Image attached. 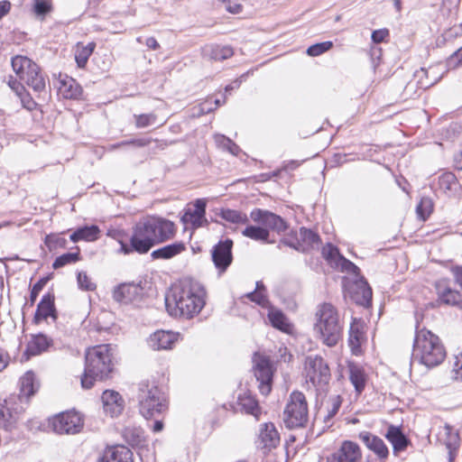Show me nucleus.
Returning a JSON list of instances; mask_svg holds the SVG:
<instances>
[{
  "mask_svg": "<svg viewBox=\"0 0 462 462\" xmlns=\"http://www.w3.org/2000/svg\"><path fill=\"white\" fill-rule=\"evenodd\" d=\"M172 221L161 217H147L141 219L133 228L129 243L120 241V251L125 254H147L153 246L171 239L175 235Z\"/></svg>",
  "mask_w": 462,
  "mask_h": 462,
  "instance_id": "nucleus-1",
  "label": "nucleus"
},
{
  "mask_svg": "<svg viewBox=\"0 0 462 462\" xmlns=\"http://www.w3.org/2000/svg\"><path fill=\"white\" fill-rule=\"evenodd\" d=\"M206 297V289L199 282L185 278L166 294L165 307L171 316L190 319L204 308Z\"/></svg>",
  "mask_w": 462,
  "mask_h": 462,
  "instance_id": "nucleus-2",
  "label": "nucleus"
},
{
  "mask_svg": "<svg viewBox=\"0 0 462 462\" xmlns=\"http://www.w3.org/2000/svg\"><path fill=\"white\" fill-rule=\"evenodd\" d=\"M116 346L111 344L95 346L85 354V368L81 376V386L90 389L96 380L111 377L115 371Z\"/></svg>",
  "mask_w": 462,
  "mask_h": 462,
  "instance_id": "nucleus-3",
  "label": "nucleus"
},
{
  "mask_svg": "<svg viewBox=\"0 0 462 462\" xmlns=\"http://www.w3.org/2000/svg\"><path fill=\"white\" fill-rule=\"evenodd\" d=\"M446 357V350L439 337L425 328H416L411 354L412 361L427 367L440 365Z\"/></svg>",
  "mask_w": 462,
  "mask_h": 462,
  "instance_id": "nucleus-4",
  "label": "nucleus"
},
{
  "mask_svg": "<svg viewBox=\"0 0 462 462\" xmlns=\"http://www.w3.org/2000/svg\"><path fill=\"white\" fill-rule=\"evenodd\" d=\"M314 330L319 338L328 346H336L342 337V326L339 321L337 309L330 303L319 306L316 312Z\"/></svg>",
  "mask_w": 462,
  "mask_h": 462,
  "instance_id": "nucleus-5",
  "label": "nucleus"
},
{
  "mask_svg": "<svg viewBox=\"0 0 462 462\" xmlns=\"http://www.w3.org/2000/svg\"><path fill=\"white\" fill-rule=\"evenodd\" d=\"M254 376L259 383V391L263 395H268L272 391L275 367L270 356L254 352L252 357Z\"/></svg>",
  "mask_w": 462,
  "mask_h": 462,
  "instance_id": "nucleus-6",
  "label": "nucleus"
},
{
  "mask_svg": "<svg viewBox=\"0 0 462 462\" xmlns=\"http://www.w3.org/2000/svg\"><path fill=\"white\" fill-rule=\"evenodd\" d=\"M83 418L75 409L48 419L47 427L57 434H76L83 428Z\"/></svg>",
  "mask_w": 462,
  "mask_h": 462,
  "instance_id": "nucleus-7",
  "label": "nucleus"
},
{
  "mask_svg": "<svg viewBox=\"0 0 462 462\" xmlns=\"http://www.w3.org/2000/svg\"><path fill=\"white\" fill-rule=\"evenodd\" d=\"M304 370L307 380L314 386L323 387L330 381L329 366L320 356H308L305 359Z\"/></svg>",
  "mask_w": 462,
  "mask_h": 462,
  "instance_id": "nucleus-8",
  "label": "nucleus"
},
{
  "mask_svg": "<svg viewBox=\"0 0 462 462\" xmlns=\"http://www.w3.org/2000/svg\"><path fill=\"white\" fill-rule=\"evenodd\" d=\"M250 217L254 222L263 226L264 228L278 234L284 233L289 228L288 223L282 217L266 209L254 208L251 211Z\"/></svg>",
  "mask_w": 462,
  "mask_h": 462,
  "instance_id": "nucleus-9",
  "label": "nucleus"
},
{
  "mask_svg": "<svg viewBox=\"0 0 462 462\" xmlns=\"http://www.w3.org/2000/svg\"><path fill=\"white\" fill-rule=\"evenodd\" d=\"M233 241L230 238L220 240L211 249V258L219 274H223L233 261Z\"/></svg>",
  "mask_w": 462,
  "mask_h": 462,
  "instance_id": "nucleus-10",
  "label": "nucleus"
},
{
  "mask_svg": "<svg viewBox=\"0 0 462 462\" xmlns=\"http://www.w3.org/2000/svg\"><path fill=\"white\" fill-rule=\"evenodd\" d=\"M434 287L438 298L436 304L432 305L433 307L447 305L462 308V293L455 289H452L448 284L446 280L436 281Z\"/></svg>",
  "mask_w": 462,
  "mask_h": 462,
  "instance_id": "nucleus-11",
  "label": "nucleus"
},
{
  "mask_svg": "<svg viewBox=\"0 0 462 462\" xmlns=\"http://www.w3.org/2000/svg\"><path fill=\"white\" fill-rule=\"evenodd\" d=\"M144 295L143 288L140 283H123L118 285L113 292L115 300L123 303H138Z\"/></svg>",
  "mask_w": 462,
  "mask_h": 462,
  "instance_id": "nucleus-12",
  "label": "nucleus"
},
{
  "mask_svg": "<svg viewBox=\"0 0 462 462\" xmlns=\"http://www.w3.org/2000/svg\"><path fill=\"white\" fill-rule=\"evenodd\" d=\"M138 404L152 402V404H165L169 402L168 396L157 385H150L148 383L142 382L136 388Z\"/></svg>",
  "mask_w": 462,
  "mask_h": 462,
  "instance_id": "nucleus-13",
  "label": "nucleus"
},
{
  "mask_svg": "<svg viewBox=\"0 0 462 462\" xmlns=\"http://www.w3.org/2000/svg\"><path fill=\"white\" fill-rule=\"evenodd\" d=\"M48 318H51L53 321H56L58 319V310L55 306V295L52 291H48L41 299L37 305L32 323L39 325Z\"/></svg>",
  "mask_w": 462,
  "mask_h": 462,
  "instance_id": "nucleus-14",
  "label": "nucleus"
},
{
  "mask_svg": "<svg viewBox=\"0 0 462 462\" xmlns=\"http://www.w3.org/2000/svg\"><path fill=\"white\" fill-rule=\"evenodd\" d=\"M327 462H362V451L352 441H344L341 447L328 457Z\"/></svg>",
  "mask_w": 462,
  "mask_h": 462,
  "instance_id": "nucleus-15",
  "label": "nucleus"
},
{
  "mask_svg": "<svg viewBox=\"0 0 462 462\" xmlns=\"http://www.w3.org/2000/svg\"><path fill=\"white\" fill-rule=\"evenodd\" d=\"M349 294L352 300L365 308L372 305V288L364 276H360L349 289Z\"/></svg>",
  "mask_w": 462,
  "mask_h": 462,
  "instance_id": "nucleus-16",
  "label": "nucleus"
},
{
  "mask_svg": "<svg viewBox=\"0 0 462 462\" xmlns=\"http://www.w3.org/2000/svg\"><path fill=\"white\" fill-rule=\"evenodd\" d=\"M282 420L290 430L305 427L309 420L308 406H286Z\"/></svg>",
  "mask_w": 462,
  "mask_h": 462,
  "instance_id": "nucleus-17",
  "label": "nucleus"
},
{
  "mask_svg": "<svg viewBox=\"0 0 462 462\" xmlns=\"http://www.w3.org/2000/svg\"><path fill=\"white\" fill-rule=\"evenodd\" d=\"M194 209H187L181 217V221L184 224H191L193 228H199L207 223L205 218L207 200L205 199H197L193 202Z\"/></svg>",
  "mask_w": 462,
  "mask_h": 462,
  "instance_id": "nucleus-18",
  "label": "nucleus"
},
{
  "mask_svg": "<svg viewBox=\"0 0 462 462\" xmlns=\"http://www.w3.org/2000/svg\"><path fill=\"white\" fill-rule=\"evenodd\" d=\"M178 339V334L159 330L152 334L148 344L153 350L171 349Z\"/></svg>",
  "mask_w": 462,
  "mask_h": 462,
  "instance_id": "nucleus-19",
  "label": "nucleus"
},
{
  "mask_svg": "<svg viewBox=\"0 0 462 462\" xmlns=\"http://www.w3.org/2000/svg\"><path fill=\"white\" fill-rule=\"evenodd\" d=\"M20 393H19V400L21 402H30V398L33 396L39 387L40 384L36 382L35 374L32 371L26 372L20 378Z\"/></svg>",
  "mask_w": 462,
  "mask_h": 462,
  "instance_id": "nucleus-20",
  "label": "nucleus"
},
{
  "mask_svg": "<svg viewBox=\"0 0 462 462\" xmlns=\"http://www.w3.org/2000/svg\"><path fill=\"white\" fill-rule=\"evenodd\" d=\"M97 462H134L132 451L125 446L107 448Z\"/></svg>",
  "mask_w": 462,
  "mask_h": 462,
  "instance_id": "nucleus-21",
  "label": "nucleus"
},
{
  "mask_svg": "<svg viewBox=\"0 0 462 462\" xmlns=\"http://www.w3.org/2000/svg\"><path fill=\"white\" fill-rule=\"evenodd\" d=\"M359 439L372 451H374L381 459L386 458L389 450L383 440L370 432H361Z\"/></svg>",
  "mask_w": 462,
  "mask_h": 462,
  "instance_id": "nucleus-22",
  "label": "nucleus"
},
{
  "mask_svg": "<svg viewBox=\"0 0 462 462\" xmlns=\"http://www.w3.org/2000/svg\"><path fill=\"white\" fill-rule=\"evenodd\" d=\"M11 65L14 71L21 80L24 79L26 72L30 71L31 74L32 72L35 74V69H38V64L27 56L23 55H16L13 57L11 60Z\"/></svg>",
  "mask_w": 462,
  "mask_h": 462,
  "instance_id": "nucleus-23",
  "label": "nucleus"
},
{
  "mask_svg": "<svg viewBox=\"0 0 462 462\" xmlns=\"http://www.w3.org/2000/svg\"><path fill=\"white\" fill-rule=\"evenodd\" d=\"M385 438L393 445L394 455H397L399 452L405 450L408 445L411 443L408 438L402 433L401 429L393 425L388 427Z\"/></svg>",
  "mask_w": 462,
  "mask_h": 462,
  "instance_id": "nucleus-24",
  "label": "nucleus"
},
{
  "mask_svg": "<svg viewBox=\"0 0 462 462\" xmlns=\"http://www.w3.org/2000/svg\"><path fill=\"white\" fill-rule=\"evenodd\" d=\"M52 345V339L42 333L32 336L28 342L24 354L37 356L46 351Z\"/></svg>",
  "mask_w": 462,
  "mask_h": 462,
  "instance_id": "nucleus-25",
  "label": "nucleus"
},
{
  "mask_svg": "<svg viewBox=\"0 0 462 462\" xmlns=\"http://www.w3.org/2000/svg\"><path fill=\"white\" fill-rule=\"evenodd\" d=\"M185 250L186 245L183 242H174L172 244L153 250L151 254V257L153 260H169L181 254Z\"/></svg>",
  "mask_w": 462,
  "mask_h": 462,
  "instance_id": "nucleus-26",
  "label": "nucleus"
},
{
  "mask_svg": "<svg viewBox=\"0 0 462 462\" xmlns=\"http://www.w3.org/2000/svg\"><path fill=\"white\" fill-rule=\"evenodd\" d=\"M259 439L263 447L269 449L276 448L280 443V435L272 422L261 426Z\"/></svg>",
  "mask_w": 462,
  "mask_h": 462,
  "instance_id": "nucleus-27",
  "label": "nucleus"
},
{
  "mask_svg": "<svg viewBox=\"0 0 462 462\" xmlns=\"http://www.w3.org/2000/svg\"><path fill=\"white\" fill-rule=\"evenodd\" d=\"M300 245L304 249V253H308L310 250L319 247L321 244L320 236L310 228L301 226L298 232Z\"/></svg>",
  "mask_w": 462,
  "mask_h": 462,
  "instance_id": "nucleus-28",
  "label": "nucleus"
},
{
  "mask_svg": "<svg viewBox=\"0 0 462 462\" xmlns=\"http://www.w3.org/2000/svg\"><path fill=\"white\" fill-rule=\"evenodd\" d=\"M100 229L97 225L83 226L77 228L69 236L73 243H78L81 240L93 242L98 239Z\"/></svg>",
  "mask_w": 462,
  "mask_h": 462,
  "instance_id": "nucleus-29",
  "label": "nucleus"
},
{
  "mask_svg": "<svg viewBox=\"0 0 462 462\" xmlns=\"http://www.w3.org/2000/svg\"><path fill=\"white\" fill-rule=\"evenodd\" d=\"M349 380L357 393H361L366 384V375L364 369L354 363L349 364Z\"/></svg>",
  "mask_w": 462,
  "mask_h": 462,
  "instance_id": "nucleus-30",
  "label": "nucleus"
},
{
  "mask_svg": "<svg viewBox=\"0 0 462 462\" xmlns=\"http://www.w3.org/2000/svg\"><path fill=\"white\" fill-rule=\"evenodd\" d=\"M60 84V91L65 98L77 99L81 96L82 88L74 79L66 76Z\"/></svg>",
  "mask_w": 462,
  "mask_h": 462,
  "instance_id": "nucleus-31",
  "label": "nucleus"
},
{
  "mask_svg": "<svg viewBox=\"0 0 462 462\" xmlns=\"http://www.w3.org/2000/svg\"><path fill=\"white\" fill-rule=\"evenodd\" d=\"M439 186L445 192L455 194L460 189L457 176L451 171H446L439 177Z\"/></svg>",
  "mask_w": 462,
  "mask_h": 462,
  "instance_id": "nucleus-32",
  "label": "nucleus"
},
{
  "mask_svg": "<svg viewBox=\"0 0 462 462\" xmlns=\"http://www.w3.org/2000/svg\"><path fill=\"white\" fill-rule=\"evenodd\" d=\"M234 54L230 46L212 45L204 50V55L213 60H224Z\"/></svg>",
  "mask_w": 462,
  "mask_h": 462,
  "instance_id": "nucleus-33",
  "label": "nucleus"
},
{
  "mask_svg": "<svg viewBox=\"0 0 462 462\" xmlns=\"http://www.w3.org/2000/svg\"><path fill=\"white\" fill-rule=\"evenodd\" d=\"M242 235L255 241L273 243L269 241L270 231L263 226L249 225L242 231Z\"/></svg>",
  "mask_w": 462,
  "mask_h": 462,
  "instance_id": "nucleus-34",
  "label": "nucleus"
},
{
  "mask_svg": "<svg viewBox=\"0 0 462 462\" xmlns=\"http://www.w3.org/2000/svg\"><path fill=\"white\" fill-rule=\"evenodd\" d=\"M268 319L273 328L282 332H289L291 329V324L280 310H271L268 313Z\"/></svg>",
  "mask_w": 462,
  "mask_h": 462,
  "instance_id": "nucleus-35",
  "label": "nucleus"
},
{
  "mask_svg": "<svg viewBox=\"0 0 462 462\" xmlns=\"http://www.w3.org/2000/svg\"><path fill=\"white\" fill-rule=\"evenodd\" d=\"M30 88L35 92H42L45 89V79L41 71V68L38 66V69H35V74L26 72V76L23 79Z\"/></svg>",
  "mask_w": 462,
  "mask_h": 462,
  "instance_id": "nucleus-36",
  "label": "nucleus"
},
{
  "mask_svg": "<svg viewBox=\"0 0 462 462\" xmlns=\"http://www.w3.org/2000/svg\"><path fill=\"white\" fill-rule=\"evenodd\" d=\"M96 44L89 42L87 45H78L75 52V60L79 68L86 67L88 60L95 50Z\"/></svg>",
  "mask_w": 462,
  "mask_h": 462,
  "instance_id": "nucleus-37",
  "label": "nucleus"
},
{
  "mask_svg": "<svg viewBox=\"0 0 462 462\" xmlns=\"http://www.w3.org/2000/svg\"><path fill=\"white\" fill-rule=\"evenodd\" d=\"M218 216L230 223L233 224H247L249 222V218L245 213H243L238 210L230 209V208H222L218 214Z\"/></svg>",
  "mask_w": 462,
  "mask_h": 462,
  "instance_id": "nucleus-38",
  "label": "nucleus"
},
{
  "mask_svg": "<svg viewBox=\"0 0 462 462\" xmlns=\"http://www.w3.org/2000/svg\"><path fill=\"white\" fill-rule=\"evenodd\" d=\"M80 260V250L78 246H76V252H68L60 256H58L53 263L52 268L57 270L65 265L75 263Z\"/></svg>",
  "mask_w": 462,
  "mask_h": 462,
  "instance_id": "nucleus-39",
  "label": "nucleus"
},
{
  "mask_svg": "<svg viewBox=\"0 0 462 462\" xmlns=\"http://www.w3.org/2000/svg\"><path fill=\"white\" fill-rule=\"evenodd\" d=\"M282 245L289 246L297 252L304 253V249L300 245L298 231L291 229L287 236L282 238L278 244V248H282Z\"/></svg>",
  "mask_w": 462,
  "mask_h": 462,
  "instance_id": "nucleus-40",
  "label": "nucleus"
},
{
  "mask_svg": "<svg viewBox=\"0 0 462 462\" xmlns=\"http://www.w3.org/2000/svg\"><path fill=\"white\" fill-rule=\"evenodd\" d=\"M445 431L447 439L445 444L448 449L449 456H452V452L457 450L460 445V439L457 431H455L453 428L448 424L445 425Z\"/></svg>",
  "mask_w": 462,
  "mask_h": 462,
  "instance_id": "nucleus-41",
  "label": "nucleus"
},
{
  "mask_svg": "<svg viewBox=\"0 0 462 462\" xmlns=\"http://www.w3.org/2000/svg\"><path fill=\"white\" fill-rule=\"evenodd\" d=\"M214 140L217 146L223 148L224 150L227 151L228 152L234 155H237L241 151L240 147L235 142H233L230 138L226 137L224 134H215Z\"/></svg>",
  "mask_w": 462,
  "mask_h": 462,
  "instance_id": "nucleus-42",
  "label": "nucleus"
},
{
  "mask_svg": "<svg viewBox=\"0 0 462 462\" xmlns=\"http://www.w3.org/2000/svg\"><path fill=\"white\" fill-rule=\"evenodd\" d=\"M168 406H141L140 413L149 420L161 417L166 411Z\"/></svg>",
  "mask_w": 462,
  "mask_h": 462,
  "instance_id": "nucleus-43",
  "label": "nucleus"
},
{
  "mask_svg": "<svg viewBox=\"0 0 462 462\" xmlns=\"http://www.w3.org/2000/svg\"><path fill=\"white\" fill-rule=\"evenodd\" d=\"M432 209V200L430 198H422L417 205L416 212L420 219L426 220L431 214Z\"/></svg>",
  "mask_w": 462,
  "mask_h": 462,
  "instance_id": "nucleus-44",
  "label": "nucleus"
},
{
  "mask_svg": "<svg viewBox=\"0 0 462 462\" xmlns=\"http://www.w3.org/2000/svg\"><path fill=\"white\" fill-rule=\"evenodd\" d=\"M44 244L50 251H53L58 248H65L68 241L58 235H48L45 236Z\"/></svg>",
  "mask_w": 462,
  "mask_h": 462,
  "instance_id": "nucleus-45",
  "label": "nucleus"
},
{
  "mask_svg": "<svg viewBox=\"0 0 462 462\" xmlns=\"http://www.w3.org/2000/svg\"><path fill=\"white\" fill-rule=\"evenodd\" d=\"M123 435L128 444L132 446L138 445L143 440V431L141 429L125 428Z\"/></svg>",
  "mask_w": 462,
  "mask_h": 462,
  "instance_id": "nucleus-46",
  "label": "nucleus"
},
{
  "mask_svg": "<svg viewBox=\"0 0 462 462\" xmlns=\"http://www.w3.org/2000/svg\"><path fill=\"white\" fill-rule=\"evenodd\" d=\"M332 47H333V42L330 41L315 43V44L310 45L307 49V54L311 57H316V56L321 55L322 53L328 51Z\"/></svg>",
  "mask_w": 462,
  "mask_h": 462,
  "instance_id": "nucleus-47",
  "label": "nucleus"
},
{
  "mask_svg": "<svg viewBox=\"0 0 462 462\" xmlns=\"http://www.w3.org/2000/svg\"><path fill=\"white\" fill-rule=\"evenodd\" d=\"M101 400L102 404H122L124 402L121 394L115 390H105Z\"/></svg>",
  "mask_w": 462,
  "mask_h": 462,
  "instance_id": "nucleus-48",
  "label": "nucleus"
},
{
  "mask_svg": "<svg viewBox=\"0 0 462 462\" xmlns=\"http://www.w3.org/2000/svg\"><path fill=\"white\" fill-rule=\"evenodd\" d=\"M15 421L9 406H0V427L7 429Z\"/></svg>",
  "mask_w": 462,
  "mask_h": 462,
  "instance_id": "nucleus-49",
  "label": "nucleus"
},
{
  "mask_svg": "<svg viewBox=\"0 0 462 462\" xmlns=\"http://www.w3.org/2000/svg\"><path fill=\"white\" fill-rule=\"evenodd\" d=\"M337 263L340 265L342 272H346L356 276H360L359 267L350 260L346 259L345 256L339 255V262H337Z\"/></svg>",
  "mask_w": 462,
  "mask_h": 462,
  "instance_id": "nucleus-50",
  "label": "nucleus"
},
{
  "mask_svg": "<svg viewBox=\"0 0 462 462\" xmlns=\"http://www.w3.org/2000/svg\"><path fill=\"white\" fill-rule=\"evenodd\" d=\"M246 298L263 308H266L270 304L266 293L263 292L253 291L246 294Z\"/></svg>",
  "mask_w": 462,
  "mask_h": 462,
  "instance_id": "nucleus-51",
  "label": "nucleus"
},
{
  "mask_svg": "<svg viewBox=\"0 0 462 462\" xmlns=\"http://www.w3.org/2000/svg\"><path fill=\"white\" fill-rule=\"evenodd\" d=\"M134 117L136 127L143 128L154 124L157 116L154 114H142Z\"/></svg>",
  "mask_w": 462,
  "mask_h": 462,
  "instance_id": "nucleus-52",
  "label": "nucleus"
},
{
  "mask_svg": "<svg viewBox=\"0 0 462 462\" xmlns=\"http://www.w3.org/2000/svg\"><path fill=\"white\" fill-rule=\"evenodd\" d=\"M33 11L38 16H44L51 11V4L49 0H35Z\"/></svg>",
  "mask_w": 462,
  "mask_h": 462,
  "instance_id": "nucleus-53",
  "label": "nucleus"
},
{
  "mask_svg": "<svg viewBox=\"0 0 462 462\" xmlns=\"http://www.w3.org/2000/svg\"><path fill=\"white\" fill-rule=\"evenodd\" d=\"M361 337L362 333L357 328L354 329V328L351 327L349 331L348 343L354 353H356V351L360 348Z\"/></svg>",
  "mask_w": 462,
  "mask_h": 462,
  "instance_id": "nucleus-54",
  "label": "nucleus"
},
{
  "mask_svg": "<svg viewBox=\"0 0 462 462\" xmlns=\"http://www.w3.org/2000/svg\"><path fill=\"white\" fill-rule=\"evenodd\" d=\"M77 282L79 287L82 290L94 291L96 289V284L89 281V278L85 272L78 273Z\"/></svg>",
  "mask_w": 462,
  "mask_h": 462,
  "instance_id": "nucleus-55",
  "label": "nucleus"
},
{
  "mask_svg": "<svg viewBox=\"0 0 462 462\" xmlns=\"http://www.w3.org/2000/svg\"><path fill=\"white\" fill-rule=\"evenodd\" d=\"M152 142L151 138H139V139H131L126 141H122L120 143L113 144V148H119L125 145H134L137 147H144L148 145Z\"/></svg>",
  "mask_w": 462,
  "mask_h": 462,
  "instance_id": "nucleus-56",
  "label": "nucleus"
},
{
  "mask_svg": "<svg viewBox=\"0 0 462 462\" xmlns=\"http://www.w3.org/2000/svg\"><path fill=\"white\" fill-rule=\"evenodd\" d=\"M462 65V47L451 54L447 60V66L450 69H455Z\"/></svg>",
  "mask_w": 462,
  "mask_h": 462,
  "instance_id": "nucleus-57",
  "label": "nucleus"
},
{
  "mask_svg": "<svg viewBox=\"0 0 462 462\" xmlns=\"http://www.w3.org/2000/svg\"><path fill=\"white\" fill-rule=\"evenodd\" d=\"M322 254L327 260L331 261L337 259V262H339V255H342L338 248L330 243L327 244V247L323 249Z\"/></svg>",
  "mask_w": 462,
  "mask_h": 462,
  "instance_id": "nucleus-58",
  "label": "nucleus"
},
{
  "mask_svg": "<svg viewBox=\"0 0 462 462\" xmlns=\"http://www.w3.org/2000/svg\"><path fill=\"white\" fill-rule=\"evenodd\" d=\"M390 36L389 30L386 28L374 30L372 32L371 39L375 44L385 42Z\"/></svg>",
  "mask_w": 462,
  "mask_h": 462,
  "instance_id": "nucleus-59",
  "label": "nucleus"
},
{
  "mask_svg": "<svg viewBox=\"0 0 462 462\" xmlns=\"http://www.w3.org/2000/svg\"><path fill=\"white\" fill-rule=\"evenodd\" d=\"M21 102L23 104V106L26 108L29 111H32L36 108L37 103L32 99L31 95L27 93L25 90L21 93V95H18Z\"/></svg>",
  "mask_w": 462,
  "mask_h": 462,
  "instance_id": "nucleus-60",
  "label": "nucleus"
},
{
  "mask_svg": "<svg viewBox=\"0 0 462 462\" xmlns=\"http://www.w3.org/2000/svg\"><path fill=\"white\" fill-rule=\"evenodd\" d=\"M383 54V50L380 47L373 46L369 51V56L373 64L374 69H375L379 64L380 60Z\"/></svg>",
  "mask_w": 462,
  "mask_h": 462,
  "instance_id": "nucleus-61",
  "label": "nucleus"
},
{
  "mask_svg": "<svg viewBox=\"0 0 462 462\" xmlns=\"http://www.w3.org/2000/svg\"><path fill=\"white\" fill-rule=\"evenodd\" d=\"M241 412L254 416L255 420H259L263 413L261 406H241Z\"/></svg>",
  "mask_w": 462,
  "mask_h": 462,
  "instance_id": "nucleus-62",
  "label": "nucleus"
},
{
  "mask_svg": "<svg viewBox=\"0 0 462 462\" xmlns=\"http://www.w3.org/2000/svg\"><path fill=\"white\" fill-rule=\"evenodd\" d=\"M43 285H42V282H40L39 281H37L32 287L31 289V291H30V305L32 306L38 296H39V293L41 292V291L43 289Z\"/></svg>",
  "mask_w": 462,
  "mask_h": 462,
  "instance_id": "nucleus-63",
  "label": "nucleus"
},
{
  "mask_svg": "<svg viewBox=\"0 0 462 462\" xmlns=\"http://www.w3.org/2000/svg\"><path fill=\"white\" fill-rule=\"evenodd\" d=\"M287 404H307L305 395L299 391H293Z\"/></svg>",
  "mask_w": 462,
  "mask_h": 462,
  "instance_id": "nucleus-64",
  "label": "nucleus"
}]
</instances>
